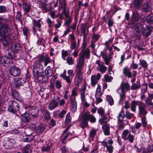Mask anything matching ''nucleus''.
<instances>
[{
    "instance_id": "nucleus-1",
    "label": "nucleus",
    "mask_w": 153,
    "mask_h": 153,
    "mask_svg": "<svg viewBox=\"0 0 153 153\" xmlns=\"http://www.w3.org/2000/svg\"><path fill=\"white\" fill-rule=\"evenodd\" d=\"M2 22V19L0 17V42L6 47L11 42V30L7 24L1 25Z\"/></svg>"
},
{
    "instance_id": "nucleus-2",
    "label": "nucleus",
    "mask_w": 153,
    "mask_h": 153,
    "mask_svg": "<svg viewBox=\"0 0 153 153\" xmlns=\"http://www.w3.org/2000/svg\"><path fill=\"white\" fill-rule=\"evenodd\" d=\"M130 87L129 84L127 82H122L120 85V88L117 90V92L120 96L119 101V104L122 105L123 104V101L126 98V92L130 90Z\"/></svg>"
},
{
    "instance_id": "nucleus-3",
    "label": "nucleus",
    "mask_w": 153,
    "mask_h": 153,
    "mask_svg": "<svg viewBox=\"0 0 153 153\" xmlns=\"http://www.w3.org/2000/svg\"><path fill=\"white\" fill-rule=\"evenodd\" d=\"M124 113L122 108L117 117L118 119V125L117 126L118 130H122L124 128L125 126L128 123L127 121L124 120Z\"/></svg>"
},
{
    "instance_id": "nucleus-4",
    "label": "nucleus",
    "mask_w": 153,
    "mask_h": 153,
    "mask_svg": "<svg viewBox=\"0 0 153 153\" xmlns=\"http://www.w3.org/2000/svg\"><path fill=\"white\" fill-rule=\"evenodd\" d=\"M101 143L104 147H106V150L108 153H112L113 152L114 148L112 145L113 141L112 139L110 138L108 140L107 138H106Z\"/></svg>"
},
{
    "instance_id": "nucleus-5",
    "label": "nucleus",
    "mask_w": 153,
    "mask_h": 153,
    "mask_svg": "<svg viewBox=\"0 0 153 153\" xmlns=\"http://www.w3.org/2000/svg\"><path fill=\"white\" fill-rule=\"evenodd\" d=\"M7 109L9 112L13 114H15L19 111V106L18 104L16 102L11 100Z\"/></svg>"
},
{
    "instance_id": "nucleus-6",
    "label": "nucleus",
    "mask_w": 153,
    "mask_h": 153,
    "mask_svg": "<svg viewBox=\"0 0 153 153\" xmlns=\"http://www.w3.org/2000/svg\"><path fill=\"white\" fill-rule=\"evenodd\" d=\"M0 64L2 66L8 67L11 66L13 64V62L9 59L7 56H4L0 59Z\"/></svg>"
},
{
    "instance_id": "nucleus-7",
    "label": "nucleus",
    "mask_w": 153,
    "mask_h": 153,
    "mask_svg": "<svg viewBox=\"0 0 153 153\" xmlns=\"http://www.w3.org/2000/svg\"><path fill=\"white\" fill-rule=\"evenodd\" d=\"M123 73L125 76L128 78L135 77L137 75L136 71H134L131 73L130 69L127 66L125 67L123 69Z\"/></svg>"
},
{
    "instance_id": "nucleus-8",
    "label": "nucleus",
    "mask_w": 153,
    "mask_h": 153,
    "mask_svg": "<svg viewBox=\"0 0 153 153\" xmlns=\"http://www.w3.org/2000/svg\"><path fill=\"white\" fill-rule=\"evenodd\" d=\"M138 109L139 114L140 116H145V115L147 114V111L146 105L142 102H140Z\"/></svg>"
},
{
    "instance_id": "nucleus-9",
    "label": "nucleus",
    "mask_w": 153,
    "mask_h": 153,
    "mask_svg": "<svg viewBox=\"0 0 153 153\" xmlns=\"http://www.w3.org/2000/svg\"><path fill=\"white\" fill-rule=\"evenodd\" d=\"M67 73L68 75V76L64 75L62 76V78L64 80H66L68 83H70L71 82L73 77L74 75V70L73 69L68 70Z\"/></svg>"
},
{
    "instance_id": "nucleus-10",
    "label": "nucleus",
    "mask_w": 153,
    "mask_h": 153,
    "mask_svg": "<svg viewBox=\"0 0 153 153\" xmlns=\"http://www.w3.org/2000/svg\"><path fill=\"white\" fill-rule=\"evenodd\" d=\"M100 73H97V75H92L91 76V85L93 87H94L98 83L99 80L101 77Z\"/></svg>"
},
{
    "instance_id": "nucleus-11",
    "label": "nucleus",
    "mask_w": 153,
    "mask_h": 153,
    "mask_svg": "<svg viewBox=\"0 0 153 153\" xmlns=\"http://www.w3.org/2000/svg\"><path fill=\"white\" fill-rule=\"evenodd\" d=\"M96 64L97 65V70L99 71L101 73H104L107 70V67L103 64V62L99 60H97Z\"/></svg>"
},
{
    "instance_id": "nucleus-12",
    "label": "nucleus",
    "mask_w": 153,
    "mask_h": 153,
    "mask_svg": "<svg viewBox=\"0 0 153 153\" xmlns=\"http://www.w3.org/2000/svg\"><path fill=\"white\" fill-rule=\"evenodd\" d=\"M71 106L70 110L72 113H75L77 108V103L75 97H70Z\"/></svg>"
},
{
    "instance_id": "nucleus-13",
    "label": "nucleus",
    "mask_w": 153,
    "mask_h": 153,
    "mask_svg": "<svg viewBox=\"0 0 153 153\" xmlns=\"http://www.w3.org/2000/svg\"><path fill=\"white\" fill-rule=\"evenodd\" d=\"M10 74L14 76H18L20 73V70L18 67L13 65L9 69Z\"/></svg>"
},
{
    "instance_id": "nucleus-14",
    "label": "nucleus",
    "mask_w": 153,
    "mask_h": 153,
    "mask_svg": "<svg viewBox=\"0 0 153 153\" xmlns=\"http://www.w3.org/2000/svg\"><path fill=\"white\" fill-rule=\"evenodd\" d=\"M82 69H75L76 72L75 78L78 83H80L82 80Z\"/></svg>"
},
{
    "instance_id": "nucleus-15",
    "label": "nucleus",
    "mask_w": 153,
    "mask_h": 153,
    "mask_svg": "<svg viewBox=\"0 0 153 153\" xmlns=\"http://www.w3.org/2000/svg\"><path fill=\"white\" fill-rule=\"evenodd\" d=\"M86 89V83H85L83 86L80 90V98L82 102H85L86 101L85 92Z\"/></svg>"
},
{
    "instance_id": "nucleus-16",
    "label": "nucleus",
    "mask_w": 153,
    "mask_h": 153,
    "mask_svg": "<svg viewBox=\"0 0 153 153\" xmlns=\"http://www.w3.org/2000/svg\"><path fill=\"white\" fill-rule=\"evenodd\" d=\"M39 62H43L44 61V65L46 66L47 64L50 62V59L48 54H46L45 56L43 55H41L38 60Z\"/></svg>"
},
{
    "instance_id": "nucleus-17",
    "label": "nucleus",
    "mask_w": 153,
    "mask_h": 153,
    "mask_svg": "<svg viewBox=\"0 0 153 153\" xmlns=\"http://www.w3.org/2000/svg\"><path fill=\"white\" fill-rule=\"evenodd\" d=\"M85 60L80 57L77 60V63L75 68L76 69H82L84 66Z\"/></svg>"
},
{
    "instance_id": "nucleus-18",
    "label": "nucleus",
    "mask_w": 153,
    "mask_h": 153,
    "mask_svg": "<svg viewBox=\"0 0 153 153\" xmlns=\"http://www.w3.org/2000/svg\"><path fill=\"white\" fill-rule=\"evenodd\" d=\"M101 55H102V58L104 60L105 64L108 65L110 62V60L111 59V56L110 55L105 53H102V51H101Z\"/></svg>"
},
{
    "instance_id": "nucleus-19",
    "label": "nucleus",
    "mask_w": 153,
    "mask_h": 153,
    "mask_svg": "<svg viewBox=\"0 0 153 153\" xmlns=\"http://www.w3.org/2000/svg\"><path fill=\"white\" fill-rule=\"evenodd\" d=\"M90 56V51L89 49H87L82 52H81L79 54V56L82 59H84V60L85 59V58L88 59H89Z\"/></svg>"
},
{
    "instance_id": "nucleus-20",
    "label": "nucleus",
    "mask_w": 153,
    "mask_h": 153,
    "mask_svg": "<svg viewBox=\"0 0 153 153\" xmlns=\"http://www.w3.org/2000/svg\"><path fill=\"white\" fill-rule=\"evenodd\" d=\"M26 82V80L24 78H22L20 77H18L15 82V86L17 88L22 86Z\"/></svg>"
},
{
    "instance_id": "nucleus-21",
    "label": "nucleus",
    "mask_w": 153,
    "mask_h": 153,
    "mask_svg": "<svg viewBox=\"0 0 153 153\" xmlns=\"http://www.w3.org/2000/svg\"><path fill=\"white\" fill-rule=\"evenodd\" d=\"M84 114L85 115V118H86L88 121L89 120L91 123H94L96 122V118L93 115L91 114L90 112H86Z\"/></svg>"
},
{
    "instance_id": "nucleus-22",
    "label": "nucleus",
    "mask_w": 153,
    "mask_h": 153,
    "mask_svg": "<svg viewBox=\"0 0 153 153\" xmlns=\"http://www.w3.org/2000/svg\"><path fill=\"white\" fill-rule=\"evenodd\" d=\"M59 103L56 100H53L50 102L48 105V108L50 110H53L55 108L58 107Z\"/></svg>"
},
{
    "instance_id": "nucleus-23",
    "label": "nucleus",
    "mask_w": 153,
    "mask_h": 153,
    "mask_svg": "<svg viewBox=\"0 0 153 153\" xmlns=\"http://www.w3.org/2000/svg\"><path fill=\"white\" fill-rule=\"evenodd\" d=\"M12 95L13 98L20 102H22L23 101L22 97L19 95V92L16 90L12 91Z\"/></svg>"
},
{
    "instance_id": "nucleus-24",
    "label": "nucleus",
    "mask_w": 153,
    "mask_h": 153,
    "mask_svg": "<svg viewBox=\"0 0 153 153\" xmlns=\"http://www.w3.org/2000/svg\"><path fill=\"white\" fill-rule=\"evenodd\" d=\"M140 102L141 101H136L133 100L131 101V110L133 112H135L136 109L137 105H138L139 106Z\"/></svg>"
},
{
    "instance_id": "nucleus-25",
    "label": "nucleus",
    "mask_w": 153,
    "mask_h": 153,
    "mask_svg": "<svg viewBox=\"0 0 153 153\" xmlns=\"http://www.w3.org/2000/svg\"><path fill=\"white\" fill-rule=\"evenodd\" d=\"M33 73L34 76L37 78L38 81L41 80L42 77L43 75V72H39L38 70H33Z\"/></svg>"
},
{
    "instance_id": "nucleus-26",
    "label": "nucleus",
    "mask_w": 153,
    "mask_h": 153,
    "mask_svg": "<svg viewBox=\"0 0 153 153\" xmlns=\"http://www.w3.org/2000/svg\"><path fill=\"white\" fill-rule=\"evenodd\" d=\"M151 5L148 2L144 3L142 6V10L146 12H148L151 10Z\"/></svg>"
},
{
    "instance_id": "nucleus-27",
    "label": "nucleus",
    "mask_w": 153,
    "mask_h": 153,
    "mask_svg": "<svg viewBox=\"0 0 153 153\" xmlns=\"http://www.w3.org/2000/svg\"><path fill=\"white\" fill-rule=\"evenodd\" d=\"M41 20H34L33 21V25L32 27V29H36V27H37L38 31H40L41 27Z\"/></svg>"
},
{
    "instance_id": "nucleus-28",
    "label": "nucleus",
    "mask_w": 153,
    "mask_h": 153,
    "mask_svg": "<svg viewBox=\"0 0 153 153\" xmlns=\"http://www.w3.org/2000/svg\"><path fill=\"white\" fill-rule=\"evenodd\" d=\"M102 128L104 134L106 136L110 135V127L108 124H106L102 125Z\"/></svg>"
},
{
    "instance_id": "nucleus-29",
    "label": "nucleus",
    "mask_w": 153,
    "mask_h": 153,
    "mask_svg": "<svg viewBox=\"0 0 153 153\" xmlns=\"http://www.w3.org/2000/svg\"><path fill=\"white\" fill-rule=\"evenodd\" d=\"M13 140H8L4 141L3 142V146L6 149H10L12 147L13 144L12 142Z\"/></svg>"
},
{
    "instance_id": "nucleus-30",
    "label": "nucleus",
    "mask_w": 153,
    "mask_h": 153,
    "mask_svg": "<svg viewBox=\"0 0 153 153\" xmlns=\"http://www.w3.org/2000/svg\"><path fill=\"white\" fill-rule=\"evenodd\" d=\"M85 115L84 114L82 116V120L80 125V126L84 128L87 127L88 126V120L86 118H85Z\"/></svg>"
},
{
    "instance_id": "nucleus-31",
    "label": "nucleus",
    "mask_w": 153,
    "mask_h": 153,
    "mask_svg": "<svg viewBox=\"0 0 153 153\" xmlns=\"http://www.w3.org/2000/svg\"><path fill=\"white\" fill-rule=\"evenodd\" d=\"M142 32L143 36L147 37L150 34L151 30L149 27H146L143 28Z\"/></svg>"
},
{
    "instance_id": "nucleus-32",
    "label": "nucleus",
    "mask_w": 153,
    "mask_h": 153,
    "mask_svg": "<svg viewBox=\"0 0 153 153\" xmlns=\"http://www.w3.org/2000/svg\"><path fill=\"white\" fill-rule=\"evenodd\" d=\"M21 48V45L19 44L16 43L12 45L11 49L13 52H17L20 50Z\"/></svg>"
},
{
    "instance_id": "nucleus-33",
    "label": "nucleus",
    "mask_w": 153,
    "mask_h": 153,
    "mask_svg": "<svg viewBox=\"0 0 153 153\" xmlns=\"http://www.w3.org/2000/svg\"><path fill=\"white\" fill-rule=\"evenodd\" d=\"M22 121L25 123L28 122L30 119V117L28 113H25L22 116Z\"/></svg>"
},
{
    "instance_id": "nucleus-34",
    "label": "nucleus",
    "mask_w": 153,
    "mask_h": 153,
    "mask_svg": "<svg viewBox=\"0 0 153 153\" xmlns=\"http://www.w3.org/2000/svg\"><path fill=\"white\" fill-rule=\"evenodd\" d=\"M45 73L48 77H51L53 75V70L50 66H48L45 71Z\"/></svg>"
},
{
    "instance_id": "nucleus-35",
    "label": "nucleus",
    "mask_w": 153,
    "mask_h": 153,
    "mask_svg": "<svg viewBox=\"0 0 153 153\" xmlns=\"http://www.w3.org/2000/svg\"><path fill=\"white\" fill-rule=\"evenodd\" d=\"M39 5L40 7L42 9L43 12L46 13L48 10V9L47 7V4L45 2H41Z\"/></svg>"
},
{
    "instance_id": "nucleus-36",
    "label": "nucleus",
    "mask_w": 153,
    "mask_h": 153,
    "mask_svg": "<svg viewBox=\"0 0 153 153\" xmlns=\"http://www.w3.org/2000/svg\"><path fill=\"white\" fill-rule=\"evenodd\" d=\"M144 27L143 26L140 24H137L135 26V30L137 33L142 32Z\"/></svg>"
},
{
    "instance_id": "nucleus-37",
    "label": "nucleus",
    "mask_w": 153,
    "mask_h": 153,
    "mask_svg": "<svg viewBox=\"0 0 153 153\" xmlns=\"http://www.w3.org/2000/svg\"><path fill=\"white\" fill-rule=\"evenodd\" d=\"M101 118L99 120V122L101 125L103 123H106L108 122L107 120V117L105 114L101 116Z\"/></svg>"
},
{
    "instance_id": "nucleus-38",
    "label": "nucleus",
    "mask_w": 153,
    "mask_h": 153,
    "mask_svg": "<svg viewBox=\"0 0 153 153\" xmlns=\"http://www.w3.org/2000/svg\"><path fill=\"white\" fill-rule=\"evenodd\" d=\"M33 138V137L32 135H26L23 137V140L24 142H28L32 141Z\"/></svg>"
},
{
    "instance_id": "nucleus-39",
    "label": "nucleus",
    "mask_w": 153,
    "mask_h": 153,
    "mask_svg": "<svg viewBox=\"0 0 153 153\" xmlns=\"http://www.w3.org/2000/svg\"><path fill=\"white\" fill-rule=\"evenodd\" d=\"M129 133V131L128 129H126L124 130L122 134V137L125 141L126 140L127 137Z\"/></svg>"
},
{
    "instance_id": "nucleus-40",
    "label": "nucleus",
    "mask_w": 153,
    "mask_h": 153,
    "mask_svg": "<svg viewBox=\"0 0 153 153\" xmlns=\"http://www.w3.org/2000/svg\"><path fill=\"white\" fill-rule=\"evenodd\" d=\"M139 13L136 12H134L132 17V21L134 22H137L139 20Z\"/></svg>"
},
{
    "instance_id": "nucleus-41",
    "label": "nucleus",
    "mask_w": 153,
    "mask_h": 153,
    "mask_svg": "<svg viewBox=\"0 0 153 153\" xmlns=\"http://www.w3.org/2000/svg\"><path fill=\"white\" fill-rule=\"evenodd\" d=\"M96 133L97 131L95 129H92L90 131L89 134V138L92 140H93L95 137Z\"/></svg>"
},
{
    "instance_id": "nucleus-42",
    "label": "nucleus",
    "mask_w": 153,
    "mask_h": 153,
    "mask_svg": "<svg viewBox=\"0 0 153 153\" xmlns=\"http://www.w3.org/2000/svg\"><path fill=\"white\" fill-rule=\"evenodd\" d=\"M136 83H133L131 87V89L132 90H135L139 88L140 86V84L139 81H137Z\"/></svg>"
},
{
    "instance_id": "nucleus-43",
    "label": "nucleus",
    "mask_w": 153,
    "mask_h": 153,
    "mask_svg": "<svg viewBox=\"0 0 153 153\" xmlns=\"http://www.w3.org/2000/svg\"><path fill=\"white\" fill-rule=\"evenodd\" d=\"M43 114L44 118L46 120H49L51 117L49 112L47 110H44L43 111Z\"/></svg>"
},
{
    "instance_id": "nucleus-44",
    "label": "nucleus",
    "mask_w": 153,
    "mask_h": 153,
    "mask_svg": "<svg viewBox=\"0 0 153 153\" xmlns=\"http://www.w3.org/2000/svg\"><path fill=\"white\" fill-rule=\"evenodd\" d=\"M30 7V5L29 4L26 3H24L23 4V8L25 11L26 13L28 12L29 11Z\"/></svg>"
},
{
    "instance_id": "nucleus-45",
    "label": "nucleus",
    "mask_w": 153,
    "mask_h": 153,
    "mask_svg": "<svg viewBox=\"0 0 153 153\" xmlns=\"http://www.w3.org/2000/svg\"><path fill=\"white\" fill-rule=\"evenodd\" d=\"M66 62L69 65H73L74 63V59L71 56H68L66 59Z\"/></svg>"
},
{
    "instance_id": "nucleus-46",
    "label": "nucleus",
    "mask_w": 153,
    "mask_h": 153,
    "mask_svg": "<svg viewBox=\"0 0 153 153\" xmlns=\"http://www.w3.org/2000/svg\"><path fill=\"white\" fill-rule=\"evenodd\" d=\"M125 117L128 119H131L134 117V114L133 113H130L129 111H126L125 114Z\"/></svg>"
},
{
    "instance_id": "nucleus-47",
    "label": "nucleus",
    "mask_w": 153,
    "mask_h": 153,
    "mask_svg": "<svg viewBox=\"0 0 153 153\" xmlns=\"http://www.w3.org/2000/svg\"><path fill=\"white\" fill-rule=\"evenodd\" d=\"M102 93L101 91V86L99 84H98L96 90L95 96H102Z\"/></svg>"
},
{
    "instance_id": "nucleus-48",
    "label": "nucleus",
    "mask_w": 153,
    "mask_h": 153,
    "mask_svg": "<svg viewBox=\"0 0 153 153\" xmlns=\"http://www.w3.org/2000/svg\"><path fill=\"white\" fill-rule=\"evenodd\" d=\"M7 54L9 59H14L16 60L18 59V58H16V55L15 53V52H8Z\"/></svg>"
},
{
    "instance_id": "nucleus-49",
    "label": "nucleus",
    "mask_w": 153,
    "mask_h": 153,
    "mask_svg": "<svg viewBox=\"0 0 153 153\" xmlns=\"http://www.w3.org/2000/svg\"><path fill=\"white\" fill-rule=\"evenodd\" d=\"M143 1V0H135L134 3V7L136 8H139Z\"/></svg>"
},
{
    "instance_id": "nucleus-50",
    "label": "nucleus",
    "mask_w": 153,
    "mask_h": 153,
    "mask_svg": "<svg viewBox=\"0 0 153 153\" xmlns=\"http://www.w3.org/2000/svg\"><path fill=\"white\" fill-rule=\"evenodd\" d=\"M106 100L110 105H112L114 104V100L112 97L109 95L106 96Z\"/></svg>"
},
{
    "instance_id": "nucleus-51",
    "label": "nucleus",
    "mask_w": 153,
    "mask_h": 153,
    "mask_svg": "<svg viewBox=\"0 0 153 153\" xmlns=\"http://www.w3.org/2000/svg\"><path fill=\"white\" fill-rule=\"evenodd\" d=\"M140 64L143 68L146 69L147 68L148 65L146 62L145 60H140Z\"/></svg>"
},
{
    "instance_id": "nucleus-52",
    "label": "nucleus",
    "mask_w": 153,
    "mask_h": 153,
    "mask_svg": "<svg viewBox=\"0 0 153 153\" xmlns=\"http://www.w3.org/2000/svg\"><path fill=\"white\" fill-rule=\"evenodd\" d=\"M79 46V44L76 43V41H71V42L70 48L71 49H74L77 48Z\"/></svg>"
},
{
    "instance_id": "nucleus-53",
    "label": "nucleus",
    "mask_w": 153,
    "mask_h": 153,
    "mask_svg": "<svg viewBox=\"0 0 153 153\" xmlns=\"http://www.w3.org/2000/svg\"><path fill=\"white\" fill-rule=\"evenodd\" d=\"M100 36V35L99 34H96L95 33H93L91 37V41H93L94 42H96L98 40Z\"/></svg>"
},
{
    "instance_id": "nucleus-54",
    "label": "nucleus",
    "mask_w": 153,
    "mask_h": 153,
    "mask_svg": "<svg viewBox=\"0 0 153 153\" xmlns=\"http://www.w3.org/2000/svg\"><path fill=\"white\" fill-rule=\"evenodd\" d=\"M32 150L30 146H25L22 150V153H31Z\"/></svg>"
},
{
    "instance_id": "nucleus-55",
    "label": "nucleus",
    "mask_w": 153,
    "mask_h": 153,
    "mask_svg": "<svg viewBox=\"0 0 153 153\" xmlns=\"http://www.w3.org/2000/svg\"><path fill=\"white\" fill-rule=\"evenodd\" d=\"M104 80L106 82H110L113 79V77L111 76H109L107 74L104 76Z\"/></svg>"
},
{
    "instance_id": "nucleus-56",
    "label": "nucleus",
    "mask_w": 153,
    "mask_h": 153,
    "mask_svg": "<svg viewBox=\"0 0 153 153\" xmlns=\"http://www.w3.org/2000/svg\"><path fill=\"white\" fill-rule=\"evenodd\" d=\"M146 20L147 23L151 24L153 23V16L148 15L146 17Z\"/></svg>"
},
{
    "instance_id": "nucleus-57",
    "label": "nucleus",
    "mask_w": 153,
    "mask_h": 153,
    "mask_svg": "<svg viewBox=\"0 0 153 153\" xmlns=\"http://www.w3.org/2000/svg\"><path fill=\"white\" fill-rule=\"evenodd\" d=\"M66 19V20L64 22V26H68L72 22V18L71 17V16Z\"/></svg>"
},
{
    "instance_id": "nucleus-58",
    "label": "nucleus",
    "mask_w": 153,
    "mask_h": 153,
    "mask_svg": "<svg viewBox=\"0 0 153 153\" xmlns=\"http://www.w3.org/2000/svg\"><path fill=\"white\" fill-rule=\"evenodd\" d=\"M70 119V112H68L66 116L65 119V124L66 125H68L69 123Z\"/></svg>"
},
{
    "instance_id": "nucleus-59",
    "label": "nucleus",
    "mask_w": 153,
    "mask_h": 153,
    "mask_svg": "<svg viewBox=\"0 0 153 153\" xmlns=\"http://www.w3.org/2000/svg\"><path fill=\"white\" fill-rule=\"evenodd\" d=\"M45 129V128L44 126L43 125H41L38 127L37 131L38 133H41L42 132L44 131Z\"/></svg>"
},
{
    "instance_id": "nucleus-60",
    "label": "nucleus",
    "mask_w": 153,
    "mask_h": 153,
    "mask_svg": "<svg viewBox=\"0 0 153 153\" xmlns=\"http://www.w3.org/2000/svg\"><path fill=\"white\" fill-rule=\"evenodd\" d=\"M134 136L129 133L126 138V140H128L131 143H132L134 141Z\"/></svg>"
},
{
    "instance_id": "nucleus-61",
    "label": "nucleus",
    "mask_w": 153,
    "mask_h": 153,
    "mask_svg": "<svg viewBox=\"0 0 153 153\" xmlns=\"http://www.w3.org/2000/svg\"><path fill=\"white\" fill-rule=\"evenodd\" d=\"M47 76L43 75L42 77V79L41 80H39V81H40L42 83H46L48 80V78Z\"/></svg>"
},
{
    "instance_id": "nucleus-62",
    "label": "nucleus",
    "mask_w": 153,
    "mask_h": 153,
    "mask_svg": "<svg viewBox=\"0 0 153 153\" xmlns=\"http://www.w3.org/2000/svg\"><path fill=\"white\" fill-rule=\"evenodd\" d=\"M37 43L38 45H41L44 46L46 43V42L45 40L41 38L37 41Z\"/></svg>"
},
{
    "instance_id": "nucleus-63",
    "label": "nucleus",
    "mask_w": 153,
    "mask_h": 153,
    "mask_svg": "<svg viewBox=\"0 0 153 153\" xmlns=\"http://www.w3.org/2000/svg\"><path fill=\"white\" fill-rule=\"evenodd\" d=\"M141 121L143 127H145L147 125V122L146 121V117L144 116L143 118H141Z\"/></svg>"
},
{
    "instance_id": "nucleus-64",
    "label": "nucleus",
    "mask_w": 153,
    "mask_h": 153,
    "mask_svg": "<svg viewBox=\"0 0 153 153\" xmlns=\"http://www.w3.org/2000/svg\"><path fill=\"white\" fill-rule=\"evenodd\" d=\"M147 151L149 153L153 152V145L150 144L148 145L147 148Z\"/></svg>"
}]
</instances>
